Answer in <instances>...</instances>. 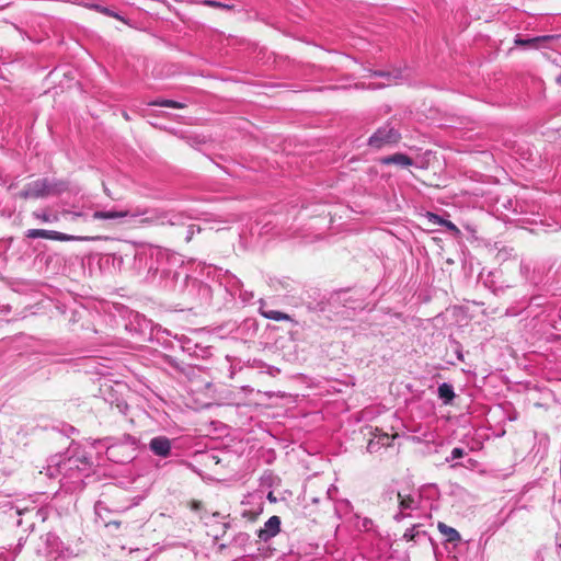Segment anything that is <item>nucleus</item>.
Instances as JSON below:
<instances>
[{
  "mask_svg": "<svg viewBox=\"0 0 561 561\" xmlns=\"http://www.w3.org/2000/svg\"><path fill=\"white\" fill-rule=\"evenodd\" d=\"M206 5L213 7V8H221L222 3L217 1H205Z\"/></svg>",
  "mask_w": 561,
  "mask_h": 561,
  "instance_id": "nucleus-24",
  "label": "nucleus"
},
{
  "mask_svg": "<svg viewBox=\"0 0 561 561\" xmlns=\"http://www.w3.org/2000/svg\"><path fill=\"white\" fill-rule=\"evenodd\" d=\"M95 9H98L100 12H102V13L108 15V16H113L115 19L121 20V16L117 13H114V12L110 11L108 9H106V8H100V7L95 5Z\"/></svg>",
  "mask_w": 561,
  "mask_h": 561,
  "instance_id": "nucleus-18",
  "label": "nucleus"
},
{
  "mask_svg": "<svg viewBox=\"0 0 561 561\" xmlns=\"http://www.w3.org/2000/svg\"><path fill=\"white\" fill-rule=\"evenodd\" d=\"M51 193H54V190L48 185L47 181L45 179H37L26 183L23 188L14 192L13 196L20 199H28L44 197Z\"/></svg>",
  "mask_w": 561,
  "mask_h": 561,
  "instance_id": "nucleus-3",
  "label": "nucleus"
},
{
  "mask_svg": "<svg viewBox=\"0 0 561 561\" xmlns=\"http://www.w3.org/2000/svg\"><path fill=\"white\" fill-rule=\"evenodd\" d=\"M150 449L158 456L167 457L171 450V443L164 436H158L151 439Z\"/></svg>",
  "mask_w": 561,
  "mask_h": 561,
  "instance_id": "nucleus-5",
  "label": "nucleus"
},
{
  "mask_svg": "<svg viewBox=\"0 0 561 561\" xmlns=\"http://www.w3.org/2000/svg\"><path fill=\"white\" fill-rule=\"evenodd\" d=\"M383 446H381V443L377 440V433L373 434V437L368 440L367 444V450L370 454L378 453Z\"/></svg>",
  "mask_w": 561,
  "mask_h": 561,
  "instance_id": "nucleus-15",
  "label": "nucleus"
},
{
  "mask_svg": "<svg viewBox=\"0 0 561 561\" xmlns=\"http://www.w3.org/2000/svg\"><path fill=\"white\" fill-rule=\"evenodd\" d=\"M190 507H191L192 510H194V511H198V510H201V508L203 507V503H202L201 501H195V500H194V501H192V502L190 503Z\"/></svg>",
  "mask_w": 561,
  "mask_h": 561,
  "instance_id": "nucleus-23",
  "label": "nucleus"
},
{
  "mask_svg": "<svg viewBox=\"0 0 561 561\" xmlns=\"http://www.w3.org/2000/svg\"><path fill=\"white\" fill-rule=\"evenodd\" d=\"M438 396L440 399H444L445 402H450L455 397L453 387L448 383H442L438 387Z\"/></svg>",
  "mask_w": 561,
  "mask_h": 561,
  "instance_id": "nucleus-12",
  "label": "nucleus"
},
{
  "mask_svg": "<svg viewBox=\"0 0 561 561\" xmlns=\"http://www.w3.org/2000/svg\"><path fill=\"white\" fill-rule=\"evenodd\" d=\"M442 224L450 231L455 232V233H459V229L451 222V221H448V220H442Z\"/></svg>",
  "mask_w": 561,
  "mask_h": 561,
  "instance_id": "nucleus-19",
  "label": "nucleus"
},
{
  "mask_svg": "<svg viewBox=\"0 0 561 561\" xmlns=\"http://www.w3.org/2000/svg\"><path fill=\"white\" fill-rule=\"evenodd\" d=\"M375 75L390 78V75L389 73H385V72H375Z\"/></svg>",
  "mask_w": 561,
  "mask_h": 561,
  "instance_id": "nucleus-26",
  "label": "nucleus"
},
{
  "mask_svg": "<svg viewBox=\"0 0 561 561\" xmlns=\"http://www.w3.org/2000/svg\"><path fill=\"white\" fill-rule=\"evenodd\" d=\"M243 516L247 517L250 522H254L257 517V514L252 511H245Z\"/></svg>",
  "mask_w": 561,
  "mask_h": 561,
  "instance_id": "nucleus-22",
  "label": "nucleus"
},
{
  "mask_svg": "<svg viewBox=\"0 0 561 561\" xmlns=\"http://www.w3.org/2000/svg\"><path fill=\"white\" fill-rule=\"evenodd\" d=\"M140 222H141V224H151V222H152V219H151V218L146 217V218H142V219L140 220Z\"/></svg>",
  "mask_w": 561,
  "mask_h": 561,
  "instance_id": "nucleus-25",
  "label": "nucleus"
},
{
  "mask_svg": "<svg viewBox=\"0 0 561 561\" xmlns=\"http://www.w3.org/2000/svg\"><path fill=\"white\" fill-rule=\"evenodd\" d=\"M26 237L31 239L43 238L56 241H96V240H111L105 236H71L58 231L44 230V229H30Z\"/></svg>",
  "mask_w": 561,
  "mask_h": 561,
  "instance_id": "nucleus-1",
  "label": "nucleus"
},
{
  "mask_svg": "<svg viewBox=\"0 0 561 561\" xmlns=\"http://www.w3.org/2000/svg\"><path fill=\"white\" fill-rule=\"evenodd\" d=\"M399 505L402 510L413 508L414 499L411 495H402L398 493Z\"/></svg>",
  "mask_w": 561,
  "mask_h": 561,
  "instance_id": "nucleus-14",
  "label": "nucleus"
},
{
  "mask_svg": "<svg viewBox=\"0 0 561 561\" xmlns=\"http://www.w3.org/2000/svg\"><path fill=\"white\" fill-rule=\"evenodd\" d=\"M557 82L561 85V76L557 79Z\"/></svg>",
  "mask_w": 561,
  "mask_h": 561,
  "instance_id": "nucleus-29",
  "label": "nucleus"
},
{
  "mask_svg": "<svg viewBox=\"0 0 561 561\" xmlns=\"http://www.w3.org/2000/svg\"><path fill=\"white\" fill-rule=\"evenodd\" d=\"M437 527L440 534L447 538V541L454 542L461 539L460 534L455 528L449 527L444 523H439Z\"/></svg>",
  "mask_w": 561,
  "mask_h": 561,
  "instance_id": "nucleus-9",
  "label": "nucleus"
},
{
  "mask_svg": "<svg viewBox=\"0 0 561 561\" xmlns=\"http://www.w3.org/2000/svg\"><path fill=\"white\" fill-rule=\"evenodd\" d=\"M193 234H194V227L193 226H188L187 229H186L185 241L190 242L192 240V238H193Z\"/></svg>",
  "mask_w": 561,
  "mask_h": 561,
  "instance_id": "nucleus-21",
  "label": "nucleus"
},
{
  "mask_svg": "<svg viewBox=\"0 0 561 561\" xmlns=\"http://www.w3.org/2000/svg\"><path fill=\"white\" fill-rule=\"evenodd\" d=\"M401 134L390 124L379 127L368 139V146L374 149H381L386 146H392L400 141Z\"/></svg>",
  "mask_w": 561,
  "mask_h": 561,
  "instance_id": "nucleus-2",
  "label": "nucleus"
},
{
  "mask_svg": "<svg viewBox=\"0 0 561 561\" xmlns=\"http://www.w3.org/2000/svg\"><path fill=\"white\" fill-rule=\"evenodd\" d=\"M260 312L261 314L266 318V319H270V320H274V321H291V318L289 314L287 313H284L282 311H277V310H265L263 308L260 309Z\"/></svg>",
  "mask_w": 561,
  "mask_h": 561,
  "instance_id": "nucleus-10",
  "label": "nucleus"
},
{
  "mask_svg": "<svg viewBox=\"0 0 561 561\" xmlns=\"http://www.w3.org/2000/svg\"><path fill=\"white\" fill-rule=\"evenodd\" d=\"M375 433H377V440H379L383 447H389L391 445V440L398 436L397 433L389 435L388 433L381 432L379 428H376Z\"/></svg>",
  "mask_w": 561,
  "mask_h": 561,
  "instance_id": "nucleus-13",
  "label": "nucleus"
},
{
  "mask_svg": "<svg viewBox=\"0 0 561 561\" xmlns=\"http://www.w3.org/2000/svg\"><path fill=\"white\" fill-rule=\"evenodd\" d=\"M72 216L73 217H79V216H81V214L80 213H75V214H72Z\"/></svg>",
  "mask_w": 561,
  "mask_h": 561,
  "instance_id": "nucleus-28",
  "label": "nucleus"
},
{
  "mask_svg": "<svg viewBox=\"0 0 561 561\" xmlns=\"http://www.w3.org/2000/svg\"><path fill=\"white\" fill-rule=\"evenodd\" d=\"M416 536V533L414 531V527L413 528H410V529H407L404 535H403V538L407 540V541H413L414 538Z\"/></svg>",
  "mask_w": 561,
  "mask_h": 561,
  "instance_id": "nucleus-17",
  "label": "nucleus"
},
{
  "mask_svg": "<svg viewBox=\"0 0 561 561\" xmlns=\"http://www.w3.org/2000/svg\"><path fill=\"white\" fill-rule=\"evenodd\" d=\"M221 8H224V9H231V5L222 3Z\"/></svg>",
  "mask_w": 561,
  "mask_h": 561,
  "instance_id": "nucleus-27",
  "label": "nucleus"
},
{
  "mask_svg": "<svg viewBox=\"0 0 561 561\" xmlns=\"http://www.w3.org/2000/svg\"><path fill=\"white\" fill-rule=\"evenodd\" d=\"M34 216L44 221V222H50V221H57L58 220V216L57 215H49L47 214L46 211H43V213H34Z\"/></svg>",
  "mask_w": 561,
  "mask_h": 561,
  "instance_id": "nucleus-16",
  "label": "nucleus"
},
{
  "mask_svg": "<svg viewBox=\"0 0 561 561\" xmlns=\"http://www.w3.org/2000/svg\"><path fill=\"white\" fill-rule=\"evenodd\" d=\"M146 214V211H139V210H136V211H129V210H124V211H115V210H111V211H102V210H98L95 213H93V219H117V218H124V217H127V216H138V215H144Z\"/></svg>",
  "mask_w": 561,
  "mask_h": 561,
  "instance_id": "nucleus-6",
  "label": "nucleus"
},
{
  "mask_svg": "<svg viewBox=\"0 0 561 561\" xmlns=\"http://www.w3.org/2000/svg\"><path fill=\"white\" fill-rule=\"evenodd\" d=\"M385 164H398L400 167H410L413 164V160L404 153H394L392 156L382 159Z\"/></svg>",
  "mask_w": 561,
  "mask_h": 561,
  "instance_id": "nucleus-8",
  "label": "nucleus"
},
{
  "mask_svg": "<svg viewBox=\"0 0 561 561\" xmlns=\"http://www.w3.org/2000/svg\"><path fill=\"white\" fill-rule=\"evenodd\" d=\"M150 106H164L172 108H184L185 104L173 100H154L148 103Z\"/></svg>",
  "mask_w": 561,
  "mask_h": 561,
  "instance_id": "nucleus-11",
  "label": "nucleus"
},
{
  "mask_svg": "<svg viewBox=\"0 0 561 561\" xmlns=\"http://www.w3.org/2000/svg\"><path fill=\"white\" fill-rule=\"evenodd\" d=\"M280 531V518L276 515L270 517L264 527L257 531L261 541L267 542Z\"/></svg>",
  "mask_w": 561,
  "mask_h": 561,
  "instance_id": "nucleus-4",
  "label": "nucleus"
},
{
  "mask_svg": "<svg viewBox=\"0 0 561 561\" xmlns=\"http://www.w3.org/2000/svg\"><path fill=\"white\" fill-rule=\"evenodd\" d=\"M465 455V450L462 448H454L451 451V458L457 459L461 458Z\"/></svg>",
  "mask_w": 561,
  "mask_h": 561,
  "instance_id": "nucleus-20",
  "label": "nucleus"
},
{
  "mask_svg": "<svg viewBox=\"0 0 561 561\" xmlns=\"http://www.w3.org/2000/svg\"><path fill=\"white\" fill-rule=\"evenodd\" d=\"M551 38H552V36H538V37H533V38H527V39L516 37L515 44L517 46H522V47L529 48V49H538L540 46V43L548 42Z\"/></svg>",
  "mask_w": 561,
  "mask_h": 561,
  "instance_id": "nucleus-7",
  "label": "nucleus"
}]
</instances>
